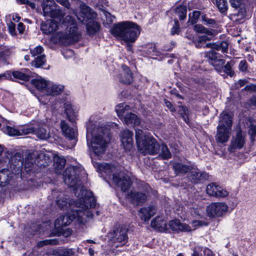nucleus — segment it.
Returning <instances> with one entry per match:
<instances>
[{
  "label": "nucleus",
  "instance_id": "obj_13",
  "mask_svg": "<svg viewBox=\"0 0 256 256\" xmlns=\"http://www.w3.org/2000/svg\"><path fill=\"white\" fill-rule=\"evenodd\" d=\"M246 142V136L240 130H238L233 136L229 147V151L232 152L236 149L242 148Z\"/></svg>",
  "mask_w": 256,
  "mask_h": 256
},
{
  "label": "nucleus",
  "instance_id": "obj_51",
  "mask_svg": "<svg viewBox=\"0 0 256 256\" xmlns=\"http://www.w3.org/2000/svg\"><path fill=\"white\" fill-rule=\"evenodd\" d=\"M178 111L179 114L181 115L184 120L186 122L188 123V117L187 116L188 110L187 108L184 106H180L179 107V109H178Z\"/></svg>",
  "mask_w": 256,
  "mask_h": 256
},
{
  "label": "nucleus",
  "instance_id": "obj_9",
  "mask_svg": "<svg viewBox=\"0 0 256 256\" xmlns=\"http://www.w3.org/2000/svg\"><path fill=\"white\" fill-rule=\"evenodd\" d=\"M228 210V206L225 202H214L207 206L206 213L210 218H218L224 214Z\"/></svg>",
  "mask_w": 256,
  "mask_h": 256
},
{
  "label": "nucleus",
  "instance_id": "obj_15",
  "mask_svg": "<svg viewBox=\"0 0 256 256\" xmlns=\"http://www.w3.org/2000/svg\"><path fill=\"white\" fill-rule=\"evenodd\" d=\"M41 29L46 34H52V36L58 31L63 30L62 23L58 24L55 20H48L42 25Z\"/></svg>",
  "mask_w": 256,
  "mask_h": 256
},
{
  "label": "nucleus",
  "instance_id": "obj_16",
  "mask_svg": "<svg viewBox=\"0 0 256 256\" xmlns=\"http://www.w3.org/2000/svg\"><path fill=\"white\" fill-rule=\"evenodd\" d=\"M208 177V176L206 172H202L194 167L191 168L188 174L189 180L194 184H198L203 180H206Z\"/></svg>",
  "mask_w": 256,
  "mask_h": 256
},
{
  "label": "nucleus",
  "instance_id": "obj_56",
  "mask_svg": "<svg viewBox=\"0 0 256 256\" xmlns=\"http://www.w3.org/2000/svg\"><path fill=\"white\" fill-rule=\"evenodd\" d=\"M194 30L198 33L204 34L207 32L209 30L204 28L201 24H196L194 26Z\"/></svg>",
  "mask_w": 256,
  "mask_h": 256
},
{
  "label": "nucleus",
  "instance_id": "obj_40",
  "mask_svg": "<svg viewBox=\"0 0 256 256\" xmlns=\"http://www.w3.org/2000/svg\"><path fill=\"white\" fill-rule=\"evenodd\" d=\"M130 109V106L126 104H120L116 106V111L119 118L123 116Z\"/></svg>",
  "mask_w": 256,
  "mask_h": 256
},
{
  "label": "nucleus",
  "instance_id": "obj_10",
  "mask_svg": "<svg viewBox=\"0 0 256 256\" xmlns=\"http://www.w3.org/2000/svg\"><path fill=\"white\" fill-rule=\"evenodd\" d=\"M128 228L126 226H120L116 228L112 233L113 241L114 243H119V245L116 246L125 245L128 241L127 232Z\"/></svg>",
  "mask_w": 256,
  "mask_h": 256
},
{
  "label": "nucleus",
  "instance_id": "obj_57",
  "mask_svg": "<svg viewBox=\"0 0 256 256\" xmlns=\"http://www.w3.org/2000/svg\"><path fill=\"white\" fill-rule=\"evenodd\" d=\"M222 72H224L227 74H229L231 76L233 75L234 73L232 70V68L230 64L228 62L226 64L223 66Z\"/></svg>",
  "mask_w": 256,
  "mask_h": 256
},
{
  "label": "nucleus",
  "instance_id": "obj_31",
  "mask_svg": "<svg viewBox=\"0 0 256 256\" xmlns=\"http://www.w3.org/2000/svg\"><path fill=\"white\" fill-rule=\"evenodd\" d=\"M64 86L62 85L56 84L50 82L48 88L46 89V94L48 95H58L63 90Z\"/></svg>",
  "mask_w": 256,
  "mask_h": 256
},
{
  "label": "nucleus",
  "instance_id": "obj_41",
  "mask_svg": "<svg viewBox=\"0 0 256 256\" xmlns=\"http://www.w3.org/2000/svg\"><path fill=\"white\" fill-rule=\"evenodd\" d=\"M37 136L42 140H46L50 137L49 132L44 128H39L37 130L35 129V132Z\"/></svg>",
  "mask_w": 256,
  "mask_h": 256
},
{
  "label": "nucleus",
  "instance_id": "obj_17",
  "mask_svg": "<svg viewBox=\"0 0 256 256\" xmlns=\"http://www.w3.org/2000/svg\"><path fill=\"white\" fill-rule=\"evenodd\" d=\"M76 219L74 210L68 214H66L58 218L55 221V227L57 228H60L64 226L69 225L72 220Z\"/></svg>",
  "mask_w": 256,
  "mask_h": 256
},
{
  "label": "nucleus",
  "instance_id": "obj_2",
  "mask_svg": "<svg viewBox=\"0 0 256 256\" xmlns=\"http://www.w3.org/2000/svg\"><path fill=\"white\" fill-rule=\"evenodd\" d=\"M63 30L58 31L51 36V40L55 44L60 43L63 44H69L78 41L81 38L80 32L78 30L76 22L74 18L68 16L62 22Z\"/></svg>",
  "mask_w": 256,
  "mask_h": 256
},
{
  "label": "nucleus",
  "instance_id": "obj_28",
  "mask_svg": "<svg viewBox=\"0 0 256 256\" xmlns=\"http://www.w3.org/2000/svg\"><path fill=\"white\" fill-rule=\"evenodd\" d=\"M228 42L222 41L217 43H208L203 46L204 48H208L217 50H220L223 52H226L228 50Z\"/></svg>",
  "mask_w": 256,
  "mask_h": 256
},
{
  "label": "nucleus",
  "instance_id": "obj_64",
  "mask_svg": "<svg viewBox=\"0 0 256 256\" xmlns=\"http://www.w3.org/2000/svg\"><path fill=\"white\" fill-rule=\"evenodd\" d=\"M248 132L252 137L256 135V126L251 124Z\"/></svg>",
  "mask_w": 256,
  "mask_h": 256
},
{
  "label": "nucleus",
  "instance_id": "obj_46",
  "mask_svg": "<svg viewBox=\"0 0 256 256\" xmlns=\"http://www.w3.org/2000/svg\"><path fill=\"white\" fill-rule=\"evenodd\" d=\"M35 128L32 126H24L20 128V136L26 135L30 134H34Z\"/></svg>",
  "mask_w": 256,
  "mask_h": 256
},
{
  "label": "nucleus",
  "instance_id": "obj_1",
  "mask_svg": "<svg viewBox=\"0 0 256 256\" xmlns=\"http://www.w3.org/2000/svg\"><path fill=\"white\" fill-rule=\"evenodd\" d=\"M76 194L78 192L77 197L78 198L75 202L76 207L78 210H75L77 220L80 223L84 222V216L88 218H92V214L88 209L94 208L96 206V200L93 196V194L82 187H78L75 189Z\"/></svg>",
  "mask_w": 256,
  "mask_h": 256
},
{
  "label": "nucleus",
  "instance_id": "obj_3",
  "mask_svg": "<svg viewBox=\"0 0 256 256\" xmlns=\"http://www.w3.org/2000/svg\"><path fill=\"white\" fill-rule=\"evenodd\" d=\"M115 36L120 38L126 44L127 50H132V44L140 34L139 26L136 24L128 22H122L115 25L111 30Z\"/></svg>",
  "mask_w": 256,
  "mask_h": 256
},
{
  "label": "nucleus",
  "instance_id": "obj_60",
  "mask_svg": "<svg viewBox=\"0 0 256 256\" xmlns=\"http://www.w3.org/2000/svg\"><path fill=\"white\" fill-rule=\"evenodd\" d=\"M61 256H72L74 254V252L72 249L66 248L61 250Z\"/></svg>",
  "mask_w": 256,
  "mask_h": 256
},
{
  "label": "nucleus",
  "instance_id": "obj_45",
  "mask_svg": "<svg viewBox=\"0 0 256 256\" xmlns=\"http://www.w3.org/2000/svg\"><path fill=\"white\" fill-rule=\"evenodd\" d=\"M2 130L4 132L8 134L10 136H18L20 134V128L16 129L9 126H6L2 128Z\"/></svg>",
  "mask_w": 256,
  "mask_h": 256
},
{
  "label": "nucleus",
  "instance_id": "obj_49",
  "mask_svg": "<svg viewBox=\"0 0 256 256\" xmlns=\"http://www.w3.org/2000/svg\"><path fill=\"white\" fill-rule=\"evenodd\" d=\"M206 57L212 61V62L216 61L219 58H222V56L214 50H210L206 54Z\"/></svg>",
  "mask_w": 256,
  "mask_h": 256
},
{
  "label": "nucleus",
  "instance_id": "obj_47",
  "mask_svg": "<svg viewBox=\"0 0 256 256\" xmlns=\"http://www.w3.org/2000/svg\"><path fill=\"white\" fill-rule=\"evenodd\" d=\"M57 204L61 208H64L67 206L68 202L66 196L63 193H60L58 195V198L56 200Z\"/></svg>",
  "mask_w": 256,
  "mask_h": 256
},
{
  "label": "nucleus",
  "instance_id": "obj_59",
  "mask_svg": "<svg viewBox=\"0 0 256 256\" xmlns=\"http://www.w3.org/2000/svg\"><path fill=\"white\" fill-rule=\"evenodd\" d=\"M192 226L194 228V229L198 227L206 226L207 222L202 220H193L192 222Z\"/></svg>",
  "mask_w": 256,
  "mask_h": 256
},
{
  "label": "nucleus",
  "instance_id": "obj_18",
  "mask_svg": "<svg viewBox=\"0 0 256 256\" xmlns=\"http://www.w3.org/2000/svg\"><path fill=\"white\" fill-rule=\"evenodd\" d=\"M122 144L126 150H130L133 146V132L128 130H124L120 135Z\"/></svg>",
  "mask_w": 256,
  "mask_h": 256
},
{
  "label": "nucleus",
  "instance_id": "obj_43",
  "mask_svg": "<svg viewBox=\"0 0 256 256\" xmlns=\"http://www.w3.org/2000/svg\"><path fill=\"white\" fill-rule=\"evenodd\" d=\"M46 60L44 54H42L37 56L34 60L32 62V66L35 68H40L46 63Z\"/></svg>",
  "mask_w": 256,
  "mask_h": 256
},
{
  "label": "nucleus",
  "instance_id": "obj_6",
  "mask_svg": "<svg viewBox=\"0 0 256 256\" xmlns=\"http://www.w3.org/2000/svg\"><path fill=\"white\" fill-rule=\"evenodd\" d=\"M10 166L16 171L20 170L21 168L24 165L27 172L31 170V167L35 162L34 158L30 154L28 155L25 158L24 162L23 156L20 153H16L11 158Z\"/></svg>",
  "mask_w": 256,
  "mask_h": 256
},
{
  "label": "nucleus",
  "instance_id": "obj_61",
  "mask_svg": "<svg viewBox=\"0 0 256 256\" xmlns=\"http://www.w3.org/2000/svg\"><path fill=\"white\" fill-rule=\"evenodd\" d=\"M202 20L204 22V24L206 25H214L215 24V20L213 19L210 18L206 16L202 17Z\"/></svg>",
  "mask_w": 256,
  "mask_h": 256
},
{
  "label": "nucleus",
  "instance_id": "obj_33",
  "mask_svg": "<svg viewBox=\"0 0 256 256\" xmlns=\"http://www.w3.org/2000/svg\"><path fill=\"white\" fill-rule=\"evenodd\" d=\"M192 166L177 162L173 164V168L176 174H184L190 172Z\"/></svg>",
  "mask_w": 256,
  "mask_h": 256
},
{
  "label": "nucleus",
  "instance_id": "obj_23",
  "mask_svg": "<svg viewBox=\"0 0 256 256\" xmlns=\"http://www.w3.org/2000/svg\"><path fill=\"white\" fill-rule=\"evenodd\" d=\"M157 208L154 206H148L141 208L139 212V215L142 220L148 221L151 217L153 216L156 212Z\"/></svg>",
  "mask_w": 256,
  "mask_h": 256
},
{
  "label": "nucleus",
  "instance_id": "obj_4",
  "mask_svg": "<svg viewBox=\"0 0 256 256\" xmlns=\"http://www.w3.org/2000/svg\"><path fill=\"white\" fill-rule=\"evenodd\" d=\"M136 139L138 150L144 155H154L158 154L160 144L148 132L136 129Z\"/></svg>",
  "mask_w": 256,
  "mask_h": 256
},
{
  "label": "nucleus",
  "instance_id": "obj_5",
  "mask_svg": "<svg viewBox=\"0 0 256 256\" xmlns=\"http://www.w3.org/2000/svg\"><path fill=\"white\" fill-rule=\"evenodd\" d=\"M98 170L102 173H104L109 176L114 183L120 187L123 192L126 191L131 186L132 182L129 176L125 173L119 171L115 166L112 164L104 163L98 164Z\"/></svg>",
  "mask_w": 256,
  "mask_h": 256
},
{
  "label": "nucleus",
  "instance_id": "obj_26",
  "mask_svg": "<svg viewBox=\"0 0 256 256\" xmlns=\"http://www.w3.org/2000/svg\"><path fill=\"white\" fill-rule=\"evenodd\" d=\"M54 168L55 172L60 174L64 168L66 160L63 157H60L57 154H55L53 156Z\"/></svg>",
  "mask_w": 256,
  "mask_h": 256
},
{
  "label": "nucleus",
  "instance_id": "obj_29",
  "mask_svg": "<svg viewBox=\"0 0 256 256\" xmlns=\"http://www.w3.org/2000/svg\"><path fill=\"white\" fill-rule=\"evenodd\" d=\"M56 6L54 0H44L42 8L44 16H50Z\"/></svg>",
  "mask_w": 256,
  "mask_h": 256
},
{
  "label": "nucleus",
  "instance_id": "obj_44",
  "mask_svg": "<svg viewBox=\"0 0 256 256\" xmlns=\"http://www.w3.org/2000/svg\"><path fill=\"white\" fill-rule=\"evenodd\" d=\"M203 34V35L199 36L198 39L200 40V42L204 44L206 41L212 40L214 36V31L212 30H210Z\"/></svg>",
  "mask_w": 256,
  "mask_h": 256
},
{
  "label": "nucleus",
  "instance_id": "obj_48",
  "mask_svg": "<svg viewBox=\"0 0 256 256\" xmlns=\"http://www.w3.org/2000/svg\"><path fill=\"white\" fill-rule=\"evenodd\" d=\"M225 63V60L222 58H219L216 61L212 62V66L215 68V69L219 72H222L223 66Z\"/></svg>",
  "mask_w": 256,
  "mask_h": 256
},
{
  "label": "nucleus",
  "instance_id": "obj_37",
  "mask_svg": "<svg viewBox=\"0 0 256 256\" xmlns=\"http://www.w3.org/2000/svg\"><path fill=\"white\" fill-rule=\"evenodd\" d=\"M10 171L7 169H4L0 171V186H4L7 184L11 176Z\"/></svg>",
  "mask_w": 256,
  "mask_h": 256
},
{
  "label": "nucleus",
  "instance_id": "obj_52",
  "mask_svg": "<svg viewBox=\"0 0 256 256\" xmlns=\"http://www.w3.org/2000/svg\"><path fill=\"white\" fill-rule=\"evenodd\" d=\"M64 16V14L63 12L61 10L57 8L56 7L52 14H50V17L54 18L60 19Z\"/></svg>",
  "mask_w": 256,
  "mask_h": 256
},
{
  "label": "nucleus",
  "instance_id": "obj_12",
  "mask_svg": "<svg viewBox=\"0 0 256 256\" xmlns=\"http://www.w3.org/2000/svg\"><path fill=\"white\" fill-rule=\"evenodd\" d=\"M172 230L176 233L180 232H190L192 231L190 227L186 223H182L179 220H170L168 224V231Z\"/></svg>",
  "mask_w": 256,
  "mask_h": 256
},
{
  "label": "nucleus",
  "instance_id": "obj_20",
  "mask_svg": "<svg viewBox=\"0 0 256 256\" xmlns=\"http://www.w3.org/2000/svg\"><path fill=\"white\" fill-rule=\"evenodd\" d=\"M231 132V129L217 126V131L216 135V140L221 144L227 142L230 137Z\"/></svg>",
  "mask_w": 256,
  "mask_h": 256
},
{
  "label": "nucleus",
  "instance_id": "obj_19",
  "mask_svg": "<svg viewBox=\"0 0 256 256\" xmlns=\"http://www.w3.org/2000/svg\"><path fill=\"white\" fill-rule=\"evenodd\" d=\"M232 125V116L225 112H222L220 116L218 125V126L231 129Z\"/></svg>",
  "mask_w": 256,
  "mask_h": 256
},
{
  "label": "nucleus",
  "instance_id": "obj_53",
  "mask_svg": "<svg viewBox=\"0 0 256 256\" xmlns=\"http://www.w3.org/2000/svg\"><path fill=\"white\" fill-rule=\"evenodd\" d=\"M103 14L104 18H103L102 19L104 21V19L106 18V22L105 23V22H104V24H106L108 26H109L113 22L115 18V17L112 16L110 13L106 11L103 12Z\"/></svg>",
  "mask_w": 256,
  "mask_h": 256
},
{
  "label": "nucleus",
  "instance_id": "obj_54",
  "mask_svg": "<svg viewBox=\"0 0 256 256\" xmlns=\"http://www.w3.org/2000/svg\"><path fill=\"white\" fill-rule=\"evenodd\" d=\"M44 52V48L42 46H38L34 48L30 49V52L32 56H38Z\"/></svg>",
  "mask_w": 256,
  "mask_h": 256
},
{
  "label": "nucleus",
  "instance_id": "obj_11",
  "mask_svg": "<svg viewBox=\"0 0 256 256\" xmlns=\"http://www.w3.org/2000/svg\"><path fill=\"white\" fill-rule=\"evenodd\" d=\"M78 170L73 167L67 168L64 172V181L70 187H74L78 182Z\"/></svg>",
  "mask_w": 256,
  "mask_h": 256
},
{
  "label": "nucleus",
  "instance_id": "obj_24",
  "mask_svg": "<svg viewBox=\"0 0 256 256\" xmlns=\"http://www.w3.org/2000/svg\"><path fill=\"white\" fill-rule=\"evenodd\" d=\"M80 9L83 17L82 19L78 18L80 21L84 22L85 20L87 21L88 20L92 19L96 17V14L88 6L82 4L80 6Z\"/></svg>",
  "mask_w": 256,
  "mask_h": 256
},
{
  "label": "nucleus",
  "instance_id": "obj_42",
  "mask_svg": "<svg viewBox=\"0 0 256 256\" xmlns=\"http://www.w3.org/2000/svg\"><path fill=\"white\" fill-rule=\"evenodd\" d=\"M158 153L163 159H168L171 157V154L167 146L164 144L160 146V150Z\"/></svg>",
  "mask_w": 256,
  "mask_h": 256
},
{
  "label": "nucleus",
  "instance_id": "obj_35",
  "mask_svg": "<svg viewBox=\"0 0 256 256\" xmlns=\"http://www.w3.org/2000/svg\"><path fill=\"white\" fill-rule=\"evenodd\" d=\"M64 108L65 112L68 120L70 122L74 120L76 115L72 105L69 102H66L64 104Z\"/></svg>",
  "mask_w": 256,
  "mask_h": 256
},
{
  "label": "nucleus",
  "instance_id": "obj_62",
  "mask_svg": "<svg viewBox=\"0 0 256 256\" xmlns=\"http://www.w3.org/2000/svg\"><path fill=\"white\" fill-rule=\"evenodd\" d=\"M232 7L238 8L240 7L242 4V0H230Z\"/></svg>",
  "mask_w": 256,
  "mask_h": 256
},
{
  "label": "nucleus",
  "instance_id": "obj_32",
  "mask_svg": "<svg viewBox=\"0 0 256 256\" xmlns=\"http://www.w3.org/2000/svg\"><path fill=\"white\" fill-rule=\"evenodd\" d=\"M13 76L24 81L29 80L30 78L32 76L31 72L27 69H24L23 72L14 71L12 72Z\"/></svg>",
  "mask_w": 256,
  "mask_h": 256
},
{
  "label": "nucleus",
  "instance_id": "obj_8",
  "mask_svg": "<svg viewBox=\"0 0 256 256\" xmlns=\"http://www.w3.org/2000/svg\"><path fill=\"white\" fill-rule=\"evenodd\" d=\"M143 184L144 189L141 191L134 190L131 191L127 194V198L134 205L140 206L146 200V196L150 190V188L148 184Z\"/></svg>",
  "mask_w": 256,
  "mask_h": 256
},
{
  "label": "nucleus",
  "instance_id": "obj_22",
  "mask_svg": "<svg viewBox=\"0 0 256 256\" xmlns=\"http://www.w3.org/2000/svg\"><path fill=\"white\" fill-rule=\"evenodd\" d=\"M120 81L126 84H130L133 81V74L130 68L126 66H122V72L118 77Z\"/></svg>",
  "mask_w": 256,
  "mask_h": 256
},
{
  "label": "nucleus",
  "instance_id": "obj_55",
  "mask_svg": "<svg viewBox=\"0 0 256 256\" xmlns=\"http://www.w3.org/2000/svg\"><path fill=\"white\" fill-rule=\"evenodd\" d=\"M200 11L194 10L192 12V15L190 14V17L191 22L194 24L200 18Z\"/></svg>",
  "mask_w": 256,
  "mask_h": 256
},
{
  "label": "nucleus",
  "instance_id": "obj_27",
  "mask_svg": "<svg viewBox=\"0 0 256 256\" xmlns=\"http://www.w3.org/2000/svg\"><path fill=\"white\" fill-rule=\"evenodd\" d=\"M60 126L63 134L70 140H74L76 138L75 129L70 128L66 122L62 120L61 122Z\"/></svg>",
  "mask_w": 256,
  "mask_h": 256
},
{
  "label": "nucleus",
  "instance_id": "obj_7",
  "mask_svg": "<svg viewBox=\"0 0 256 256\" xmlns=\"http://www.w3.org/2000/svg\"><path fill=\"white\" fill-rule=\"evenodd\" d=\"M109 140L108 134L105 133L98 134L94 136L91 142V146L94 152L97 155L104 153Z\"/></svg>",
  "mask_w": 256,
  "mask_h": 256
},
{
  "label": "nucleus",
  "instance_id": "obj_58",
  "mask_svg": "<svg viewBox=\"0 0 256 256\" xmlns=\"http://www.w3.org/2000/svg\"><path fill=\"white\" fill-rule=\"evenodd\" d=\"M180 32V26L178 21L174 20V26L172 28L170 33L172 35L178 34Z\"/></svg>",
  "mask_w": 256,
  "mask_h": 256
},
{
  "label": "nucleus",
  "instance_id": "obj_36",
  "mask_svg": "<svg viewBox=\"0 0 256 256\" xmlns=\"http://www.w3.org/2000/svg\"><path fill=\"white\" fill-rule=\"evenodd\" d=\"M100 28V24L98 22L90 20L86 24V30L88 33L90 35L95 34Z\"/></svg>",
  "mask_w": 256,
  "mask_h": 256
},
{
  "label": "nucleus",
  "instance_id": "obj_34",
  "mask_svg": "<svg viewBox=\"0 0 256 256\" xmlns=\"http://www.w3.org/2000/svg\"><path fill=\"white\" fill-rule=\"evenodd\" d=\"M50 82V81L46 80L44 78H40L34 80L33 82L38 90L40 91H44L46 92V89L48 88Z\"/></svg>",
  "mask_w": 256,
  "mask_h": 256
},
{
  "label": "nucleus",
  "instance_id": "obj_63",
  "mask_svg": "<svg viewBox=\"0 0 256 256\" xmlns=\"http://www.w3.org/2000/svg\"><path fill=\"white\" fill-rule=\"evenodd\" d=\"M8 30L12 35L14 36L16 34V25L14 23L11 22L8 24Z\"/></svg>",
  "mask_w": 256,
  "mask_h": 256
},
{
  "label": "nucleus",
  "instance_id": "obj_50",
  "mask_svg": "<svg viewBox=\"0 0 256 256\" xmlns=\"http://www.w3.org/2000/svg\"><path fill=\"white\" fill-rule=\"evenodd\" d=\"M58 244H59V242L58 241V240L56 238H54L40 241L38 243V247H42L45 245H56Z\"/></svg>",
  "mask_w": 256,
  "mask_h": 256
},
{
  "label": "nucleus",
  "instance_id": "obj_39",
  "mask_svg": "<svg viewBox=\"0 0 256 256\" xmlns=\"http://www.w3.org/2000/svg\"><path fill=\"white\" fill-rule=\"evenodd\" d=\"M215 4L220 13L225 14L228 8L227 0H216Z\"/></svg>",
  "mask_w": 256,
  "mask_h": 256
},
{
  "label": "nucleus",
  "instance_id": "obj_21",
  "mask_svg": "<svg viewBox=\"0 0 256 256\" xmlns=\"http://www.w3.org/2000/svg\"><path fill=\"white\" fill-rule=\"evenodd\" d=\"M151 226L156 230L160 232L168 231V224L164 220L162 216H158L151 222Z\"/></svg>",
  "mask_w": 256,
  "mask_h": 256
},
{
  "label": "nucleus",
  "instance_id": "obj_30",
  "mask_svg": "<svg viewBox=\"0 0 256 256\" xmlns=\"http://www.w3.org/2000/svg\"><path fill=\"white\" fill-rule=\"evenodd\" d=\"M124 122L127 125L132 126H138L140 124V119L134 114L132 112L126 113L124 118Z\"/></svg>",
  "mask_w": 256,
  "mask_h": 256
},
{
  "label": "nucleus",
  "instance_id": "obj_25",
  "mask_svg": "<svg viewBox=\"0 0 256 256\" xmlns=\"http://www.w3.org/2000/svg\"><path fill=\"white\" fill-rule=\"evenodd\" d=\"M54 155L50 152H42L38 154V160L40 165L44 167L48 166L52 162V158Z\"/></svg>",
  "mask_w": 256,
  "mask_h": 256
},
{
  "label": "nucleus",
  "instance_id": "obj_38",
  "mask_svg": "<svg viewBox=\"0 0 256 256\" xmlns=\"http://www.w3.org/2000/svg\"><path fill=\"white\" fill-rule=\"evenodd\" d=\"M186 6L184 5H180L174 9V13L180 20L185 19L186 16Z\"/></svg>",
  "mask_w": 256,
  "mask_h": 256
},
{
  "label": "nucleus",
  "instance_id": "obj_14",
  "mask_svg": "<svg viewBox=\"0 0 256 256\" xmlns=\"http://www.w3.org/2000/svg\"><path fill=\"white\" fill-rule=\"evenodd\" d=\"M206 192L209 196L216 198H225L228 195V192L226 190L214 183L208 185Z\"/></svg>",
  "mask_w": 256,
  "mask_h": 256
}]
</instances>
